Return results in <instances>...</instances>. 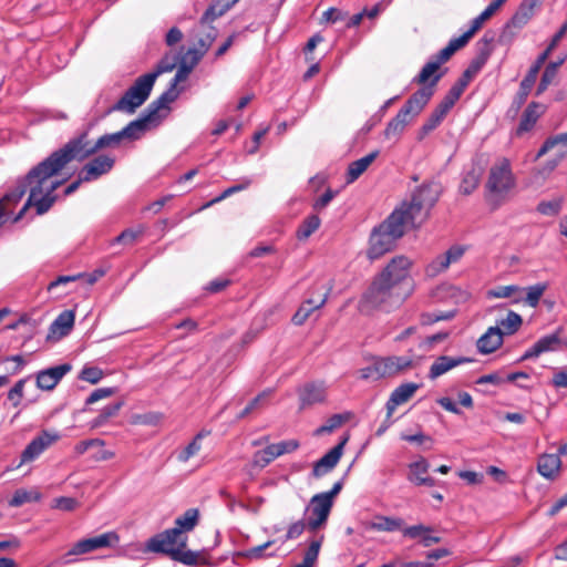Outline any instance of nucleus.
Returning a JSON list of instances; mask_svg holds the SVG:
<instances>
[{
    "mask_svg": "<svg viewBox=\"0 0 567 567\" xmlns=\"http://www.w3.org/2000/svg\"><path fill=\"white\" fill-rule=\"evenodd\" d=\"M199 63L198 58H194L188 53H185L179 60L178 69L176 71L175 76L173 78L169 87L162 93L158 97H165L161 106L163 109H167L168 104L174 102L179 94V91L176 89L179 82L185 81L193 69Z\"/></svg>",
    "mask_w": 567,
    "mask_h": 567,
    "instance_id": "obj_10",
    "label": "nucleus"
},
{
    "mask_svg": "<svg viewBox=\"0 0 567 567\" xmlns=\"http://www.w3.org/2000/svg\"><path fill=\"white\" fill-rule=\"evenodd\" d=\"M492 42L493 38H488L486 34L477 42L476 58L472 60L468 68L463 72V74L458 79L466 86L487 62L492 53Z\"/></svg>",
    "mask_w": 567,
    "mask_h": 567,
    "instance_id": "obj_11",
    "label": "nucleus"
},
{
    "mask_svg": "<svg viewBox=\"0 0 567 567\" xmlns=\"http://www.w3.org/2000/svg\"><path fill=\"white\" fill-rule=\"evenodd\" d=\"M444 120V116L436 112L435 110L432 111L427 120L424 122L420 130L419 138H424L427 134H430L432 131H434L441 122Z\"/></svg>",
    "mask_w": 567,
    "mask_h": 567,
    "instance_id": "obj_37",
    "label": "nucleus"
},
{
    "mask_svg": "<svg viewBox=\"0 0 567 567\" xmlns=\"http://www.w3.org/2000/svg\"><path fill=\"white\" fill-rule=\"evenodd\" d=\"M115 159L109 155H100L85 164L80 173L84 182H92L109 173L114 166Z\"/></svg>",
    "mask_w": 567,
    "mask_h": 567,
    "instance_id": "obj_12",
    "label": "nucleus"
},
{
    "mask_svg": "<svg viewBox=\"0 0 567 567\" xmlns=\"http://www.w3.org/2000/svg\"><path fill=\"white\" fill-rule=\"evenodd\" d=\"M182 39H183L182 31L178 28L173 27L168 30L165 41H166L167 45L172 47V45L178 43Z\"/></svg>",
    "mask_w": 567,
    "mask_h": 567,
    "instance_id": "obj_45",
    "label": "nucleus"
},
{
    "mask_svg": "<svg viewBox=\"0 0 567 567\" xmlns=\"http://www.w3.org/2000/svg\"><path fill=\"white\" fill-rule=\"evenodd\" d=\"M439 69L440 65L431 59L413 79V83L422 84L424 86L431 85L436 75H441V78L443 76V73H440Z\"/></svg>",
    "mask_w": 567,
    "mask_h": 567,
    "instance_id": "obj_28",
    "label": "nucleus"
},
{
    "mask_svg": "<svg viewBox=\"0 0 567 567\" xmlns=\"http://www.w3.org/2000/svg\"><path fill=\"white\" fill-rule=\"evenodd\" d=\"M75 315L72 310L62 311L50 326L48 338L61 339L70 333Z\"/></svg>",
    "mask_w": 567,
    "mask_h": 567,
    "instance_id": "obj_20",
    "label": "nucleus"
},
{
    "mask_svg": "<svg viewBox=\"0 0 567 567\" xmlns=\"http://www.w3.org/2000/svg\"><path fill=\"white\" fill-rule=\"evenodd\" d=\"M567 55L559 58L557 61L549 62L540 78V82L537 86L536 95H540L543 92L547 90V87L553 83L557 75V71L559 66L566 61Z\"/></svg>",
    "mask_w": 567,
    "mask_h": 567,
    "instance_id": "obj_27",
    "label": "nucleus"
},
{
    "mask_svg": "<svg viewBox=\"0 0 567 567\" xmlns=\"http://www.w3.org/2000/svg\"><path fill=\"white\" fill-rule=\"evenodd\" d=\"M563 206V200L560 198H554L551 200H542L537 205V212L544 216H557Z\"/></svg>",
    "mask_w": 567,
    "mask_h": 567,
    "instance_id": "obj_36",
    "label": "nucleus"
},
{
    "mask_svg": "<svg viewBox=\"0 0 567 567\" xmlns=\"http://www.w3.org/2000/svg\"><path fill=\"white\" fill-rule=\"evenodd\" d=\"M550 140V142L553 143V146H557V145H567V132L566 133H560V134H557V135H554V136H550L548 137Z\"/></svg>",
    "mask_w": 567,
    "mask_h": 567,
    "instance_id": "obj_54",
    "label": "nucleus"
},
{
    "mask_svg": "<svg viewBox=\"0 0 567 567\" xmlns=\"http://www.w3.org/2000/svg\"><path fill=\"white\" fill-rule=\"evenodd\" d=\"M463 246H452L445 254L437 256L426 268L430 276H436L446 270L451 264L457 262L464 255Z\"/></svg>",
    "mask_w": 567,
    "mask_h": 567,
    "instance_id": "obj_15",
    "label": "nucleus"
},
{
    "mask_svg": "<svg viewBox=\"0 0 567 567\" xmlns=\"http://www.w3.org/2000/svg\"><path fill=\"white\" fill-rule=\"evenodd\" d=\"M320 68L318 63L312 64L307 72L303 74L305 80H309L319 72Z\"/></svg>",
    "mask_w": 567,
    "mask_h": 567,
    "instance_id": "obj_61",
    "label": "nucleus"
},
{
    "mask_svg": "<svg viewBox=\"0 0 567 567\" xmlns=\"http://www.w3.org/2000/svg\"><path fill=\"white\" fill-rule=\"evenodd\" d=\"M234 38L235 35L228 37V39L217 49L215 53L216 58H220L228 51V49L231 47L234 42Z\"/></svg>",
    "mask_w": 567,
    "mask_h": 567,
    "instance_id": "obj_52",
    "label": "nucleus"
},
{
    "mask_svg": "<svg viewBox=\"0 0 567 567\" xmlns=\"http://www.w3.org/2000/svg\"><path fill=\"white\" fill-rule=\"evenodd\" d=\"M468 361L466 358H452L447 355L439 357L431 365L429 377L431 379H436L451 369L457 367L458 364Z\"/></svg>",
    "mask_w": 567,
    "mask_h": 567,
    "instance_id": "obj_26",
    "label": "nucleus"
},
{
    "mask_svg": "<svg viewBox=\"0 0 567 567\" xmlns=\"http://www.w3.org/2000/svg\"><path fill=\"white\" fill-rule=\"evenodd\" d=\"M103 377V371L96 367L85 365L79 374V379L91 384H96Z\"/></svg>",
    "mask_w": 567,
    "mask_h": 567,
    "instance_id": "obj_38",
    "label": "nucleus"
},
{
    "mask_svg": "<svg viewBox=\"0 0 567 567\" xmlns=\"http://www.w3.org/2000/svg\"><path fill=\"white\" fill-rule=\"evenodd\" d=\"M554 148L553 143L547 138L536 154V159L543 157L547 152Z\"/></svg>",
    "mask_w": 567,
    "mask_h": 567,
    "instance_id": "obj_57",
    "label": "nucleus"
},
{
    "mask_svg": "<svg viewBox=\"0 0 567 567\" xmlns=\"http://www.w3.org/2000/svg\"><path fill=\"white\" fill-rule=\"evenodd\" d=\"M338 190L327 189L323 195L317 198L312 205L316 212L324 209L330 202L337 196Z\"/></svg>",
    "mask_w": 567,
    "mask_h": 567,
    "instance_id": "obj_40",
    "label": "nucleus"
},
{
    "mask_svg": "<svg viewBox=\"0 0 567 567\" xmlns=\"http://www.w3.org/2000/svg\"><path fill=\"white\" fill-rule=\"evenodd\" d=\"M547 59L548 58H546V53L539 54L538 58L536 59L535 63L530 66L527 74L520 82L519 90L515 97V102L517 103L518 106H520L525 103L527 96L529 95V93L536 82L538 72Z\"/></svg>",
    "mask_w": 567,
    "mask_h": 567,
    "instance_id": "obj_13",
    "label": "nucleus"
},
{
    "mask_svg": "<svg viewBox=\"0 0 567 567\" xmlns=\"http://www.w3.org/2000/svg\"><path fill=\"white\" fill-rule=\"evenodd\" d=\"M122 141L120 131L102 135L94 143L89 140L87 131L70 138L61 148L34 166L23 179L18 181L14 189L3 195L0 199V226L7 221L12 208L21 200L28 188L30 190L28 200L13 221L21 219L30 206L35 207L38 215L47 213L55 200L54 190L63 183V181L52 179L54 175L72 161L83 162L100 150L118 146Z\"/></svg>",
    "mask_w": 567,
    "mask_h": 567,
    "instance_id": "obj_1",
    "label": "nucleus"
},
{
    "mask_svg": "<svg viewBox=\"0 0 567 567\" xmlns=\"http://www.w3.org/2000/svg\"><path fill=\"white\" fill-rule=\"evenodd\" d=\"M251 101V96L249 95H246V96H243L239 101H238V104H237V109L238 110H243L244 107H246L248 105V103Z\"/></svg>",
    "mask_w": 567,
    "mask_h": 567,
    "instance_id": "obj_64",
    "label": "nucleus"
},
{
    "mask_svg": "<svg viewBox=\"0 0 567 567\" xmlns=\"http://www.w3.org/2000/svg\"><path fill=\"white\" fill-rule=\"evenodd\" d=\"M471 38L472 37L467 32H464L462 35L451 39L449 44L431 59L441 66V64L449 61L457 50L465 47Z\"/></svg>",
    "mask_w": 567,
    "mask_h": 567,
    "instance_id": "obj_25",
    "label": "nucleus"
},
{
    "mask_svg": "<svg viewBox=\"0 0 567 567\" xmlns=\"http://www.w3.org/2000/svg\"><path fill=\"white\" fill-rule=\"evenodd\" d=\"M522 323H523V319H522L520 315L511 310V311H508L506 318L497 321L496 326H499V329L504 337V336L514 334L516 331H518Z\"/></svg>",
    "mask_w": 567,
    "mask_h": 567,
    "instance_id": "obj_30",
    "label": "nucleus"
},
{
    "mask_svg": "<svg viewBox=\"0 0 567 567\" xmlns=\"http://www.w3.org/2000/svg\"><path fill=\"white\" fill-rule=\"evenodd\" d=\"M441 193L442 186L436 182L417 187L409 200L402 202L385 220L372 229L367 257L371 261L381 258L395 247L396 240L406 229L420 227L430 217Z\"/></svg>",
    "mask_w": 567,
    "mask_h": 567,
    "instance_id": "obj_2",
    "label": "nucleus"
},
{
    "mask_svg": "<svg viewBox=\"0 0 567 567\" xmlns=\"http://www.w3.org/2000/svg\"><path fill=\"white\" fill-rule=\"evenodd\" d=\"M503 343V333L499 326L489 327L487 331L477 340V350L487 354L494 352Z\"/></svg>",
    "mask_w": 567,
    "mask_h": 567,
    "instance_id": "obj_21",
    "label": "nucleus"
},
{
    "mask_svg": "<svg viewBox=\"0 0 567 567\" xmlns=\"http://www.w3.org/2000/svg\"><path fill=\"white\" fill-rule=\"evenodd\" d=\"M82 183H85L84 179H82V174L79 173V177L76 181L72 182L65 189H64V195L65 196H69L71 194H73L78 188L79 186L82 184Z\"/></svg>",
    "mask_w": 567,
    "mask_h": 567,
    "instance_id": "obj_53",
    "label": "nucleus"
},
{
    "mask_svg": "<svg viewBox=\"0 0 567 567\" xmlns=\"http://www.w3.org/2000/svg\"><path fill=\"white\" fill-rule=\"evenodd\" d=\"M347 17V13L337 9V8H329L323 12V20L327 22L336 23L338 21H343Z\"/></svg>",
    "mask_w": 567,
    "mask_h": 567,
    "instance_id": "obj_43",
    "label": "nucleus"
},
{
    "mask_svg": "<svg viewBox=\"0 0 567 567\" xmlns=\"http://www.w3.org/2000/svg\"><path fill=\"white\" fill-rule=\"evenodd\" d=\"M551 384L556 388H567V368L554 372Z\"/></svg>",
    "mask_w": 567,
    "mask_h": 567,
    "instance_id": "obj_44",
    "label": "nucleus"
},
{
    "mask_svg": "<svg viewBox=\"0 0 567 567\" xmlns=\"http://www.w3.org/2000/svg\"><path fill=\"white\" fill-rule=\"evenodd\" d=\"M467 86L461 82L460 80H457L453 85L452 87L449 90V92L446 93V95H449L451 99H453L454 101H458V99L461 97V95L463 94V92L465 91Z\"/></svg>",
    "mask_w": 567,
    "mask_h": 567,
    "instance_id": "obj_46",
    "label": "nucleus"
},
{
    "mask_svg": "<svg viewBox=\"0 0 567 567\" xmlns=\"http://www.w3.org/2000/svg\"><path fill=\"white\" fill-rule=\"evenodd\" d=\"M164 100L165 97H157L151 102L138 118L130 122L121 130L120 133L123 140H138L150 125L157 123L161 120L159 112L164 110L161 106Z\"/></svg>",
    "mask_w": 567,
    "mask_h": 567,
    "instance_id": "obj_8",
    "label": "nucleus"
},
{
    "mask_svg": "<svg viewBox=\"0 0 567 567\" xmlns=\"http://www.w3.org/2000/svg\"><path fill=\"white\" fill-rule=\"evenodd\" d=\"M523 288L509 285V286H499L495 289L488 291V297L491 298H511L514 297L513 302L518 303L523 300L522 297Z\"/></svg>",
    "mask_w": 567,
    "mask_h": 567,
    "instance_id": "obj_32",
    "label": "nucleus"
},
{
    "mask_svg": "<svg viewBox=\"0 0 567 567\" xmlns=\"http://www.w3.org/2000/svg\"><path fill=\"white\" fill-rule=\"evenodd\" d=\"M229 126V122L226 120H220L217 122L215 128L213 130V135H220L223 134Z\"/></svg>",
    "mask_w": 567,
    "mask_h": 567,
    "instance_id": "obj_56",
    "label": "nucleus"
},
{
    "mask_svg": "<svg viewBox=\"0 0 567 567\" xmlns=\"http://www.w3.org/2000/svg\"><path fill=\"white\" fill-rule=\"evenodd\" d=\"M142 234V230L125 229L116 238L115 241L118 244L130 245Z\"/></svg>",
    "mask_w": 567,
    "mask_h": 567,
    "instance_id": "obj_42",
    "label": "nucleus"
},
{
    "mask_svg": "<svg viewBox=\"0 0 567 567\" xmlns=\"http://www.w3.org/2000/svg\"><path fill=\"white\" fill-rule=\"evenodd\" d=\"M154 75L148 73L136 79L134 84L123 94V96L110 109L109 112H124L133 114L136 109L145 103L154 86Z\"/></svg>",
    "mask_w": 567,
    "mask_h": 567,
    "instance_id": "obj_6",
    "label": "nucleus"
},
{
    "mask_svg": "<svg viewBox=\"0 0 567 567\" xmlns=\"http://www.w3.org/2000/svg\"><path fill=\"white\" fill-rule=\"evenodd\" d=\"M437 321H439V318H436V313H423L421 316V322L424 326L432 324Z\"/></svg>",
    "mask_w": 567,
    "mask_h": 567,
    "instance_id": "obj_59",
    "label": "nucleus"
},
{
    "mask_svg": "<svg viewBox=\"0 0 567 567\" xmlns=\"http://www.w3.org/2000/svg\"><path fill=\"white\" fill-rule=\"evenodd\" d=\"M323 40V38L320 35V34H315L313 37H311L306 47H305V51L306 52H311L316 49V47L318 45V43H320L321 41Z\"/></svg>",
    "mask_w": 567,
    "mask_h": 567,
    "instance_id": "obj_50",
    "label": "nucleus"
},
{
    "mask_svg": "<svg viewBox=\"0 0 567 567\" xmlns=\"http://www.w3.org/2000/svg\"><path fill=\"white\" fill-rule=\"evenodd\" d=\"M543 0H523L512 17V24L516 28H522L534 17L535 10L539 8Z\"/></svg>",
    "mask_w": 567,
    "mask_h": 567,
    "instance_id": "obj_22",
    "label": "nucleus"
},
{
    "mask_svg": "<svg viewBox=\"0 0 567 567\" xmlns=\"http://www.w3.org/2000/svg\"><path fill=\"white\" fill-rule=\"evenodd\" d=\"M364 17V13L359 12L350 18V20L347 23V27H357L361 23L362 19Z\"/></svg>",
    "mask_w": 567,
    "mask_h": 567,
    "instance_id": "obj_60",
    "label": "nucleus"
},
{
    "mask_svg": "<svg viewBox=\"0 0 567 567\" xmlns=\"http://www.w3.org/2000/svg\"><path fill=\"white\" fill-rule=\"evenodd\" d=\"M72 369L70 363H63L56 367L40 371L37 377V385L40 390H53L59 381Z\"/></svg>",
    "mask_w": 567,
    "mask_h": 567,
    "instance_id": "obj_16",
    "label": "nucleus"
},
{
    "mask_svg": "<svg viewBox=\"0 0 567 567\" xmlns=\"http://www.w3.org/2000/svg\"><path fill=\"white\" fill-rule=\"evenodd\" d=\"M566 33H567V20L564 22V24L560 27V29L554 34L548 47L543 52V53H546V58L549 56V54L558 45V43L561 41V39L565 37Z\"/></svg>",
    "mask_w": 567,
    "mask_h": 567,
    "instance_id": "obj_41",
    "label": "nucleus"
},
{
    "mask_svg": "<svg viewBox=\"0 0 567 567\" xmlns=\"http://www.w3.org/2000/svg\"><path fill=\"white\" fill-rule=\"evenodd\" d=\"M413 364L412 355H392L375 360L370 367L360 371V378L378 380L380 378L393 377Z\"/></svg>",
    "mask_w": 567,
    "mask_h": 567,
    "instance_id": "obj_7",
    "label": "nucleus"
},
{
    "mask_svg": "<svg viewBox=\"0 0 567 567\" xmlns=\"http://www.w3.org/2000/svg\"><path fill=\"white\" fill-rule=\"evenodd\" d=\"M446 338H447V333L440 332V333H436V334L425 338L424 340L420 341L419 344H420V347L431 348L434 343L441 342Z\"/></svg>",
    "mask_w": 567,
    "mask_h": 567,
    "instance_id": "obj_47",
    "label": "nucleus"
},
{
    "mask_svg": "<svg viewBox=\"0 0 567 567\" xmlns=\"http://www.w3.org/2000/svg\"><path fill=\"white\" fill-rule=\"evenodd\" d=\"M471 38L472 37L467 32H464L462 35L451 39L449 44L431 59L441 66V64L449 61L457 50L465 47Z\"/></svg>",
    "mask_w": 567,
    "mask_h": 567,
    "instance_id": "obj_24",
    "label": "nucleus"
},
{
    "mask_svg": "<svg viewBox=\"0 0 567 567\" xmlns=\"http://www.w3.org/2000/svg\"><path fill=\"white\" fill-rule=\"evenodd\" d=\"M520 379H528V374L525 372H513V373H504V372H494L486 375L480 377L475 383L476 384H492L494 386H504L507 383H515L516 386L527 389L532 388L530 384H523L517 382Z\"/></svg>",
    "mask_w": 567,
    "mask_h": 567,
    "instance_id": "obj_14",
    "label": "nucleus"
},
{
    "mask_svg": "<svg viewBox=\"0 0 567 567\" xmlns=\"http://www.w3.org/2000/svg\"><path fill=\"white\" fill-rule=\"evenodd\" d=\"M177 62L178 58L176 54H166L161 59L156 69L148 74L154 75V80L156 81L161 74L173 71L176 68Z\"/></svg>",
    "mask_w": 567,
    "mask_h": 567,
    "instance_id": "obj_35",
    "label": "nucleus"
},
{
    "mask_svg": "<svg viewBox=\"0 0 567 567\" xmlns=\"http://www.w3.org/2000/svg\"><path fill=\"white\" fill-rule=\"evenodd\" d=\"M228 285H229V280H227V279H216L208 284L207 290L213 293L219 292L223 289H225Z\"/></svg>",
    "mask_w": 567,
    "mask_h": 567,
    "instance_id": "obj_48",
    "label": "nucleus"
},
{
    "mask_svg": "<svg viewBox=\"0 0 567 567\" xmlns=\"http://www.w3.org/2000/svg\"><path fill=\"white\" fill-rule=\"evenodd\" d=\"M267 132H268V127H266L261 131H258L254 134V136H252L254 147L249 151L250 154H254L257 152V150L259 148L260 141L267 134Z\"/></svg>",
    "mask_w": 567,
    "mask_h": 567,
    "instance_id": "obj_49",
    "label": "nucleus"
},
{
    "mask_svg": "<svg viewBox=\"0 0 567 567\" xmlns=\"http://www.w3.org/2000/svg\"><path fill=\"white\" fill-rule=\"evenodd\" d=\"M561 329H558L556 332L551 334H547L538 339L532 348H529L522 357L520 360H528L532 358H537L544 352L555 351L560 344V334Z\"/></svg>",
    "mask_w": 567,
    "mask_h": 567,
    "instance_id": "obj_18",
    "label": "nucleus"
},
{
    "mask_svg": "<svg viewBox=\"0 0 567 567\" xmlns=\"http://www.w3.org/2000/svg\"><path fill=\"white\" fill-rule=\"evenodd\" d=\"M547 289L548 284L546 282H538L534 286L523 288V291H526V297L523 298L524 302L532 308H536L539 303L540 298L543 297Z\"/></svg>",
    "mask_w": 567,
    "mask_h": 567,
    "instance_id": "obj_33",
    "label": "nucleus"
},
{
    "mask_svg": "<svg viewBox=\"0 0 567 567\" xmlns=\"http://www.w3.org/2000/svg\"><path fill=\"white\" fill-rule=\"evenodd\" d=\"M411 266L412 261L408 257H393L362 295L361 310L390 309L402 303L404 297L398 289L408 279Z\"/></svg>",
    "mask_w": 567,
    "mask_h": 567,
    "instance_id": "obj_3",
    "label": "nucleus"
},
{
    "mask_svg": "<svg viewBox=\"0 0 567 567\" xmlns=\"http://www.w3.org/2000/svg\"><path fill=\"white\" fill-rule=\"evenodd\" d=\"M321 220L317 215L308 216L297 229V238L305 240L309 238L319 227Z\"/></svg>",
    "mask_w": 567,
    "mask_h": 567,
    "instance_id": "obj_34",
    "label": "nucleus"
},
{
    "mask_svg": "<svg viewBox=\"0 0 567 567\" xmlns=\"http://www.w3.org/2000/svg\"><path fill=\"white\" fill-rule=\"evenodd\" d=\"M503 3L499 0H492V2L485 8V10L473 19L471 28L466 31L473 37L501 7Z\"/></svg>",
    "mask_w": 567,
    "mask_h": 567,
    "instance_id": "obj_29",
    "label": "nucleus"
},
{
    "mask_svg": "<svg viewBox=\"0 0 567 567\" xmlns=\"http://www.w3.org/2000/svg\"><path fill=\"white\" fill-rule=\"evenodd\" d=\"M515 186V177L511 162L505 157L498 158L489 169L486 188L494 194H506Z\"/></svg>",
    "mask_w": 567,
    "mask_h": 567,
    "instance_id": "obj_9",
    "label": "nucleus"
},
{
    "mask_svg": "<svg viewBox=\"0 0 567 567\" xmlns=\"http://www.w3.org/2000/svg\"><path fill=\"white\" fill-rule=\"evenodd\" d=\"M434 110L445 117L446 114L450 112L451 107L441 101Z\"/></svg>",
    "mask_w": 567,
    "mask_h": 567,
    "instance_id": "obj_63",
    "label": "nucleus"
},
{
    "mask_svg": "<svg viewBox=\"0 0 567 567\" xmlns=\"http://www.w3.org/2000/svg\"><path fill=\"white\" fill-rule=\"evenodd\" d=\"M250 184H251V179L248 177H245L241 179V182L239 184H236L234 186L226 188L217 198L213 199L208 205L220 202L237 192L244 190V189L248 188L250 186Z\"/></svg>",
    "mask_w": 567,
    "mask_h": 567,
    "instance_id": "obj_39",
    "label": "nucleus"
},
{
    "mask_svg": "<svg viewBox=\"0 0 567 567\" xmlns=\"http://www.w3.org/2000/svg\"><path fill=\"white\" fill-rule=\"evenodd\" d=\"M480 179V169L473 167L470 171L465 172L460 184V192L464 195L472 194L477 188Z\"/></svg>",
    "mask_w": 567,
    "mask_h": 567,
    "instance_id": "obj_31",
    "label": "nucleus"
},
{
    "mask_svg": "<svg viewBox=\"0 0 567 567\" xmlns=\"http://www.w3.org/2000/svg\"><path fill=\"white\" fill-rule=\"evenodd\" d=\"M380 12L379 6H374L371 9H364L362 13H364V17H368L370 19L375 18Z\"/></svg>",
    "mask_w": 567,
    "mask_h": 567,
    "instance_id": "obj_62",
    "label": "nucleus"
},
{
    "mask_svg": "<svg viewBox=\"0 0 567 567\" xmlns=\"http://www.w3.org/2000/svg\"><path fill=\"white\" fill-rule=\"evenodd\" d=\"M417 328L412 326L406 328L403 332L395 337V341H403L416 332Z\"/></svg>",
    "mask_w": 567,
    "mask_h": 567,
    "instance_id": "obj_58",
    "label": "nucleus"
},
{
    "mask_svg": "<svg viewBox=\"0 0 567 567\" xmlns=\"http://www.w3.org/2000/svg\"><path fill=\"white\" fill-rule=\"evenodd\" d=\"M546 106L539 102H530L522 114L515 134L522 136L533 130L538 118L545 113Z\"/></svg>",
    "mask_w": 567,
    "mask_h": 567,
    "instance_id": "obj_17",
    "label": "nucleus"
},
{
    "mask_svg": "<svg viewBox=\"0 0 567 567\" xmlns=\"http://www.w3.org/2000/svg\"><path fill=\"white\" fill-rule=\"evenodd\" d=\"M379 151H373L369 153L368 155L353 161L349 164L348 171H347V184H351L355 182L367 169L368 167L374 162V159L378 157Z\"/></svg>",
    "mask_w": 567,
    "mask_h": 567,
    "instance_id": "obj_23",
    "label": "nucleus"
},
{
    "mask_svg": "<svg viewBox=\"0 0 567 567\" xmlns=\"http://www.w3.org/2000/svg\"><path fill=\"white\" fill-rule=\"evenodd\" d=\"M238 0H216L203 14L197 29L194 30V45L186 53L200 61L217 38V30L210 23L221 17Z\"/></svg>",
    "mask_w": 567,
    "mask_h": 567,
    "instance_id": "obj_5",
    "label": "nucleus"
},
{
    "mask_svg": "<svg viewBox=\"0 0 567 567\" xmlns=\"http://www.w3.org/2000/svg\"><path fill=\"white\" fill-rule=\"evenodd\" d=\"M272 251V247L271 246H258L256 248H254L249 255L251 257H261V256H265L267 254H270Z\"/></svg>",
    "mask_w": 567,
    "mask_h": 567,
    "instance_id": "obj_51",
    "label": "nucleus"
},
{
    "mask_svg": "<svg viewBox=\"0 0 567 567\" xmlns=\"http://www.w3.org/2000/svg\"><path fill=\"white\" fill-rule=\"evenodd\" d=\"M327 299L328 292L322 293L318 298L306 299L292 317L293 324H303L313 311L320 309L326 305Z\"/></svg>",
    "mask_w": 567,
    "mask_h": 567,
    "instance_id": "obj_19",
    "label": "nucleus"
},
{
    "mask_svg": "<svg viewBox=\"0 0 567 567\" xmlns=\"http://www.w3.org/2000/svg\"><path fill=\"white\" fill-rule=\"evenodd\" d=\"M75 279H76L75 276H60L58 279H55L54 281H52L49 285V290H51L52 288H54L61 284H66V282L73 281Z\"/></svg>",
    "mask_w": 567,
    "mask_h": 567,
    "instance_id": "obj_55",
    "label": "nucleus"
},
{
    "mask_svg": "<svg viewBox=\"0 0 567 567\" xmlns=\"http://www.w3.org/2000/svg\"><path fill=\"white\" fill-rule=\"evenodd\" d=\"M440 80L441 75H436L431 85L419 89L409 97L395 117L388 123L384 130V137L386 140H399L406 125L410 124L430 102L434 94V87Z\"/></svg>",
    "mask_w": 567,
    "mask_h": 567,
    "instance_id": "obj_4",
    "label": "nucleus"
}]
</instances>
